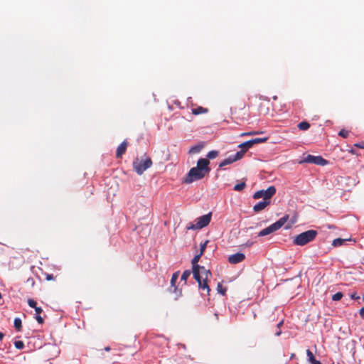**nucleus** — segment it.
Masks as SVG:
<instances>
[{
  "label": "nucleus",
  "mask_w": 364,
  "mask_h": 364,
  "mask_svg": "<svg viewBox=\"0 0 364 364\" xmlns=\"http://www.w3.org/2000/svg\"><path fill=\"white\" fill-rule=\"evenodd\" d=\"M179 272H176L173 274L171 279V287H175L176 282L178 278Z\"/></svg>",
  "instance_id": "obj_24"
},
{
  "label": "nucleus",
  "mask_w": 364,
  "mask_h": 364,
  "mask_svg": "<svg viewBox=\"0 0 364 364\" xmlns=\"http://www.w3.org/2000/svg\"><path fill=\"white\" fill-rule=\"evenodd\" d=\"M219 155V151L216 150L210 151L208 153L207 157L209 159H214Z\"/></svg>",
  "instance_id": "obj_21"
},
{
  "label": "nucleus",
  "mask_w": 364,
  "mask_h": 364,
  "mask_svg": "<svg viewBox=\"0 0 364 364\" xmlns=\"http://www.w3.org/2000/svg\"><path fill=\"white\" fill-rule=\"evenodd\" d=\"M355 146L359 148H364V146L360 144H355Z\"/></svg>",
  "instance_id": "obj_42"
},
{
  "label": "nucleus",
  "mask_w": 364,
  "mask_h": 364,
  "mask_svg": "<svg viewBox=\"0 0 364 364\" xmlns=\"http://www.w3.org/2000/svg\"><path fill=\"white\" fill-rule=\"evenodd\" d=\"M35 311H36V315H38V314H41V313H42L43 309H42L41 307H38V306H36V307L35 308Z\"/></svg>",
  "instance_id": "obj_36"
},
{
  "label": "nucleus",
  "mask_w": 364,
  "mask_h": 364,
  "mask_svg": "<svg viewBox=\"0 0 364 364\" xmlns=\"http://www.w3.org/2000/svg\"><path fill=\"white\" fill-rule=\"evenodd\" d=\"M254 145L252 139H250L249 141H247L245 142H243L240 144L238 147L240 149H242L247 151L249 149H250Z\"/></svg>",
  "instance_id": "obj_14"
},
{
  "label": "nucleus",
  "mask_w": 364,
  "mask_h": 364,
  "mask_svg": "<svg viewBox=\"0 0 364 364\" xmlns=\"http://www.w3.org/2000/svg\"><path fill=\"white\" fill-rule=\"evenodd\" d=\"M207 175L200 169L196 168V167L191 168L186 177L183 179V183H191L193 181H198L202 179Z\"/></svg>",
  "instance_id": "obj_6"
},
{
  "label": "nucleus",
  "mask_w": 364,
  "mask_h": 364,
  "mask_svg": "<svg viewBox=\"0 0 364 364\" xmlns=\"http://www.w3.org/2000/svg\"><path fill=\"white\" fill-rule=\"evenodd\" d=\"M350 153H352V154H355V151H354L353 149H351V150L350 151Z\"/></svg>",
  "instance_id": "obj_47"
},
{
  "label": "nucleus",
  "mask_w": 364,
  "mask_h": 364,
  "mask_svg": "<svg viewBox=\"0 0 364 364\" xmlns=\"http://www.w3.org/2000/svg\"><path fill=\"white\" fill-rule=\"evenodd\" d=\"M203 255L200 253L195 255L191 261L193 274L194 279L198 283V287L200 289L205 291L208 295L210 291L209 286L208 285V280L212 276V274L209 269H206L203 266H200L198 264L200 257Z\"/></svg>",
  "instance_id": "obj_1"
},
{
  "label": "nucleus",
  "mask_w": 364,
  "mask_h": 364,
  "mask_svg": "<svg viewBox=\"0 0 364 364\" xmlns=\"http://www.w3.org/2000/svg\"><path fill=\"white\" fill-rule=\"evenodd\" d=\"M275 335H276L277 336H280V335H281V331H279L276 332V333H275Z\"/></svg>",
  "instance_id": "obj_45"
},
{
  "label": "nucleus",
  "mask_w": 364,
  "mask_h": 364,
  "mask_svg": "<svg viewBox=\"0 0 364 364\" xmlns=\"http://www.w3.org/2000/svg\"><path fill=\"white\" fill-rule=\"evenodd\" d=\"M270 200H262L257 203L253 206V210L256 213H258L262 210H264L267 206L270 204Z\"/></svg>",
  "instance_id": "obj_12"
},
{
  "label": "nucleus",
  "mask_w": 364,
  "mask_h": 364,
  "mask_svg": "<svg viewBox=\"0 0 364 364\" xmlns=\"http://www.w3.org/2000/svg\"><path fill=\"white\" fill-rule=\"evenodd\" d=\"M152 165L150 157L144 155L141 159L136 157L133 161V168L139 175H141L147 168Z\"/></svg>",
  "instance_id": "obj_3"
},
{
  "label": "nucleus",
  "mask_w": 364,
  "mask_h": 364,
  "mask_svg": "<svg viewBox=\"0 0 364 364\" xmlns=\"http://www.w3.org/2000/svg\"><path fill=\"white\" fill-rule=\"evenodd\" d=\"M296 222V217H294L292 219H291V225L295 223Z\"/></svg>",
  "instance_id": "obj_41"
},
{
  "label": "nucleus",
  "mask_w": 364,
  "mask_h": 364,
  "mask_svg": "<svg viewBox=\"0 0 364 364\" xmlns=\"http://www.w3.org/2000/svg\"><path fill=\"white\" fill-rule=\"evenodd\" d=\"M209 164L210 161L208 159L201 158L198 160L196 168L201 170L203 173H205L208 175L210 171V168L208 166Z\"/></svg>",
  "instance_id": "obj_9"
},
{
  "label": "nucleus",
  "mask_w": 364,
  "mask_h": 364,
  "mask_svg": "<svg viewBox=\"0 0 364 364\" xmlns=\"http://www.w3.org/2000/svg\"><path fill=\"white\" fill-rule=\"evenodd\" d=\"M343 293L338 291L336 294H334L333 296H332V300L333 301H339L342 299L343 297Z\"/></svg>",
  "instance_id": "obj_27"
},
{
  "label": "nucleus",
  "mask_w": 364,
  "mask_h": 364,
  "mask_svg": "<svg viewBox=\"0 0 364 364\" xmlns=\"http://www.w3.org/2000/svg\"><path fill=\"white\" fill-rule=\"evenodd\" d=\"M26 283L30 284L31 287H33L35 285V281H34L33 278H32V277H29L27 279Z\"/></svg>",
  "instance_id": "obj_35"
},
{
  "label": "nucleus",
  "mask_w": 364,
  "mask_h": 364,
  "mask_svg": "<svg viewBox=\"0 0 364 364\" xmlns=\"http://www.w3.org/2000/svg\"><path fill=\"white\" fill-rule=\"evenodd\" d=\"M203 146L200 144L192 146L189 150V154H194L199 153L203 149Z\"/></svg>",
  "instance_id": "obj_17"
},
{
  "label": "nucleus",
  "mask_w": 364,
  "mask_h": 364,
  "mask_svg": "<svg viewBox=\"0 0 364 364\" xmlns=\"http://www.w3.org/2000/svg\"><path fill=\"white\" fill-rule=\"evenodd\" d=\"M14 346L17 349H23L24 347V343L21 341H17L14 342Z\"/></svg>",
  "instance_id": "obj_29"
},
{
  "label": "nucleus",
  "mask_w": 364,
  "mask_h": 364,
  "mask_svg": "<svg viewBox=\"0 0 364 364\" xmlns=\"http://www.w3.org/2000/svg\"><path fill=\"white\" fill-rule=\"evenodd\" d=\"M245 259V255L243 253L237 252L233 255H231L228 257V262L230 264H237L242 262Z\"/></svg>",
  "instance_id": "obj_10"
},
{
  "label": "nucleus",
  "mask_w": 364,
  "mask_h": 364,
  "mask_svg": "<svg viewBox=\"0 0 364 364\" xmlns=\"http://www.w3.org/2000/svg\"><path fill=\"white\" fill-rule=\"evenodd\" d=\"M35 318L36 319L37 322L40 324H43L44 323V319L43 317L40 316V314L36 315Z\"/></svg>",
  "instance_id": "obj_34"
},
{
  "label": "nucleus",
  "mask_w": 364,
  "mask_h": 364,
  "mask_svg": "<svg viewBox=\"0 0 364 364\" xmlns=\"http://www.w3.org/2000/svg\"><path fill=\"white\" fill-rule=\"evenodd\" d=\"M282 324H283V321H280V322L277 324V327H278V328H279Z\"/></svg>",
  "instance_id": "obj_44"
},
{
  "label": "nucleus",
  "mask_w": 364,
  "mask_h": 364,
  "mask_svg": "<svg viewBox=\"0 0 364 364\" xmlns=\"http://www.w3.org/2000/svg\"><path fill=\"white\" fill-rule=\"evenodd\" d=\"M128 146V142L127 140L123 141L117 148L116 150V157L117 159L122 158L123 154H125L127 148Z\"/></svg>",
  "instance_id": "obj_11"
},
{
  "label": "nucleus",
  "mask_w": 364,
  "mask_h": 364,
  "mask_svg": "<svg viewBox=\"0 0 364 364\" xmlns=\"http://www.w3.org/2000/svg\"><path fill=\"white\" fill-rule=\"evenodd\" d=\"M261 132H255V131H252V132H244V133H242L240 134L241 136H254V135H256V134H260Z\"/></svg>",
  "instance_id": "obj_30"
},
{
  "label": "nucleus",
  "mask_w": 364,
  "mask_h": 364,
  "mask_svg": "<svg viewBox=\"0 0 364 364\" xmlns=\"http://www.w3.org/2000/svg\"><path fill=\"white\" fill-rule=\"evenodd\" d=\"M360 316L364 318V306H363L359 311Z\"/></svg>",
  "instance_id": "obj_38"
},
{
  "label": "nucleus",
  "mask_w": 364,
  "mask_h": 364,
  "mask_svg": "<svg viewBox=\"0 0 364 364\" xmlns=\"http://www.w3.org/2000/svg\"><path fill=\"white\" fill-rule=\"evenodd\" d=\"M276 188L274 186H269L266 190H259L255 193L253 198L255 199H259L262 198L263 200H270L271 198L275 194Z\"/></svg>",
  "instance_id": "obj_7"
},
{
  "label": "nucleus",
  "mask_w": 364,
  "mask_h": 364,
  "mask_svg": "<svg viewBox=\"0 0 364 364\" xmlns=\"http://www.w3.org/2000/svg\"><path fill=\"white\" fill-rule=\"evenodd\" d=\"M346 242V240L336 238L333 240L332 245L334 247H338L342 245Z\"/></svg>",
  "instance_id": "obj_22"
},
{
  "label": "nucleus",
  "mask_w": 364,
  "mask_h": 364,
  "mask_svg": "<svg viewBox=\"0 0 364 364\" xmlns=\"http://www.w3.org/2000/svg\"><path fill=\"white\" fill-rule=\"evenodd\" d=\"M105 350L106 351H109L110 350V347L107 346V347L105 348Z\"/></svg>",
  "instance_id": "obj_46"
},
{
  "label": "nucleus",
  "mask_w": 364,
  "mask_h": 364,
  "mask_svg": "<svg viewBox=\"0 0 364 364\" xmlns=\"http://www.w3.org/2000/svg\"><path fill=\"white\" fill-rule=\"evenodd\" d=\"M28 304L30 307L34 308V309L37 306L36 302L32 299H28Z\"/></svg>",
  "instance_id": "obj_33"
},
{
  "label": "nucleus",
  "mask_w": 364,
  "mask_h": 364,
  "mask_svg": "<svg viewBox=\"0 0 364 364\" xmlns=\"http://www.w3.org/2000/svg\"><path fill=\"white\" fill-rule=\"evenodd\" d=\"M53 279H54V277H53V274H48V275L46 276V279H47V280H48V281H49V280H53Z\"/></svg>",
  "instance_id": "obj_39"
},
{
  "label": "nucleus",
  "mask_w": 364,
  "mask_h": 364,
  "mask_svg": "<svg viewBox=\"0 0 364 364\" xmlns=\"http://www.w3.org/2000/svg\"><path fill=\"white\" fill-rule=\"evenodd\" d=\"M246 187V183L245 182H241L235 185L234 190L236 191H241Z\"/></svg>",
  "instance_id": "obj_23"
},
{
  "label": "nucleus",
  "mask_w": 364,
  "mask_h": 364,
  "mask_svg": "<svg viewBox=\"0 0 364 364\" xmlns=\"http://www.w3.org/2000/svg\"><path fill=\"white\" fill-rule=\"evenodd\" d=\"M303 162L314 164L316 165L324 166L328 164V161L320 156L307 155L304 159Z\"/></svg>",
  "instance_id": "obj_8"
},
{
  "label": "nucleus",
  "mask_w": 364,
  "mask_h": 364,
  "mask_svg": "<svg viewBox=\"0 0 364 364\" xmlns=\"http://www.w3.org/2000/svg\"><path fill=\"white\" fill-rule=\"evenodd\" d=\"M208 112V109L207 108H204L203 107H198L197 108L192 109V114L195 115H198L200 114H205Z\"/></svg>",
  "instance_id": "obj_15"
},
{
  "label": "nucleus",
  "mask_w": 364,
  "mask_h": 364,
  "mask_svg": "<svg viewBox=\"0 0 364 364\" xmlns=\"http://www.w3.org/2000/svg\"><path fill=\"white\" fill-rule=\"evenodd\" d=\"M235 162L233 161V159L232 157V156H230L229 157H228L227 159H225V160H223L220 164H219V167L220 168H222L225 166H227V165H229L232 163Z\"/></svg>",
  "instance_id": "obj_18"
},
{
  "label": "nucleus",
  "mask_w": 364,
  "mask_h": 364,
  "mask_svg": "<svg viewBox=\"0 0 364 364\" xmlns=\"http://www.w3.org/2000/svg\"><path fill=\"white\" fill-rule=\"evenodd\" d=\"M14 328L17 331H20L22 328V322L21 318H16L14 321Z\"/></svg>",
  "instance_id": "obj_19"
},
{
  "label": "nucleus",
  "mask_w": 364,
  "mask_h": 364,
  "mask_svg": "<svg viewBox=\"0 0 364 364\" xmlns=\"http://www.w3.org/2000/svg\"><path fill=\"white\" fill-rule=\"evenodd\" d=\"M350 297H351V299H355V300H357V299H360V296H358L356 293H354V294H351Z\"/></svg>",
  "instance_id": "obj_37"
},
{
  "label": "nucleus",
  "mask_w": 364,
  "mask_h": 364,
  "mask_svg": "<svg viewBox=\"0 0 364 364\" xmlns=\"http://www.w3.org/2000/svg\"><path fill=\"white\" fill-rule=\"evenodd\" d=\"M212 213H209L206 215L200 216L196 219V224L189 223L186 227V230H200L206 227L210 222Z\"/></svg>",
  "instance_id": "obj_5"
},
{
  "label": "nucleus",
  "mask_w": 364,
  "mask_h": 364,
  "mask_svg": "<svg viewBox=\"0 0 364 364\" xmlns=\"http://www.w3.org/2000/svg\"><path fill=\"white\" fill-rule=\"evenodd\" d=\"M290 227H291V225H290L287 226V227H286V228L287 229V228H289Z\"/></svg>",
  "instance_id": "obj_48"
},
{
  "label": "nucleus",
  "mask_w": 364,
  "mask_h": 364,
  "mask_svg": "<svg viewBox=\"0 0 364 364\" xmlns=\"http://www.w3.org/2000/svg\"><path fill=\"white\" fill-rule=\"evenodd\" d=\"M289 220V215H285L282 218H281L279 220L275 222L274 223L270 225L267 228L262 230L259 233V237L266 236L269 235L277 230L280 229Z\"/></svg>",
  "instance_id": "obj_4"
},
{
  "label": "nucleus",
  "mask_w": 364,
  "mask_h": 364,
  "mask_svg": "<svg viewBox=\"0 0 364 364\" xmlns=\"http://www.w3.org/2000/svg\"><path fill=\"white\" fill-rule=\"evenodd\" d=\"M310 127V124L307 122H301L298 124V128L300 130H307Z\"/></svg>",
  "instance_id": "obj_20"
},
{
  "label": "nucleus",
  "mask_w": 364,
  "mask_h": 364,
  "mask_svg": "<svg viewBox=\"0 0 364 364\" xmlns=\"http://www.w3.org/2000/svg\"><path fill=\"white\" fill-rule=\"evenodd\" d=\"M191 275V271L190 270H185L182 275H181V281H184L185 282H186L188 278L190 277Z\"/></svg>",
  "instance_id": "obj_25"
},
{
  "label": "nucleus",
  "mask_w": 364,
  "mask_h": 364,
  "mask_svg": "<svg viewBox=\"0 0 364 364\" xmlns=\"http://www.w3.org/2000/svg\"><path fill=\"white\" fill-rule=\"evenodd\" d=\"M317 235V231L314 230L303 232L294 237L293 243L296 245L304 246L313 241Z\"/></svg>",
  "instance_id": "obj_2"
},
{
  "label": "nucleus",
  "mask_w": 364,
  "mask_h": 364,
  "mask_svg": "<svg viewBox=\"0 0 364 364\" xmlns=\"http://www.w3.org/2000/svg\"><path fill=\"white\" fill-rule=\"evenodd\" d=\"M1 298H2V295H1V294L0 293V299H1Z\"/></svg>",
  "instance_id": "obj_49"
},
{
  "label": "nucleus",
  "mask_w": 364,
  "mask_h": 364,
  "mask_svg": "<svg viewBox=\"0 0 364 364\" xmlns=\"http://www.w3.org/2000/svg\"><path fill=\"white\" fill-rule=\"evenodd\" d=\"M208 243V240H206L204 243L200 245V255L203 254Z\"/></svg>",
  "instance_id": "obj_32"
},
{
  "label": "nucleus",
  "mask_w": 364,
  "mask_h": 364,
  "mask_svg": "<svg viewBox=\"0 0 364 364\" xmlns=\"http://www.w3.org/2000/svg\"><path fill=\"white\" fill-rule=\"evenodd\" d=\"M217 290L222 295H225L227 289H226V288H223V285L220 283H218V287H217Z\"/></svg>",
  "instance_id": "obj_28"
},
{
  "label": "nucleus",
  "mask_w": 364,
  "mask_h": 364,
  "mask_svg": "<svg viewBox=\"0 0 364 364\" xmlns=\"http://www.w3.org/2000/svg\"><path fill=\"white\" fill-rule=\"evenodd\" d=\"M268 139L267 137H264V138H255V139H252V141H253V144L254 145L255 144H259V143H263V142H265L267 141Z\"/></svg>",
  "instance_id": "obj_26"
},
{
  "label": "nucleus",
  "mask_w": 364,
  "mask_h": 364,
  "mask_svg": "<svg viewBox=\"0 0 364 364\" xmlns=\"http://www.w3.org/2000/svg\"><path fill=\"white\" fill-rule=\"evenodd\" d=\"M306 355L311 364H321L319 360L315 359L313 353L309 349L306 350Z\"/></svg>",
  "instance_id": "obj_13"
},
{
  "label": "nucleus",
  "mask_w": 364,
  "mask_h": 364,
  "mask_svg": "<svg viewBox=\"0 0 364 364\" xmlns=\"http://www.w3.org/2000/svg\"><path fill=\"white\" fill-rule=\"evenodd\" d=\"M348 134L349 132L346 129H341L338 133V135L343 138H347L348 136Z\"/></svg>",
  "instance_id": "obj_31"
},
{
  "label": "nucleus",
  "mask_w": 364,
  "mask_h": 364,
  "mask_svg": "<svg viewBox=\"0 0 364 364\" xmlns=\"http://www.w3.org/2000/svg\"><path fill=\"white\" fill-rule=\"evenodd\" d=\"M4 336V334L3 333L0 332V341H1L3 339Z\"/></svg>",
  "instance_id": "obj_43"
},
{
  "label": "nucleus",
  "mask_w": 364,
  "mask_h": 364,
  "mask_svg": "<svg viewBox=\"0 0 364 364\" xmlns=\"http://www.w3.org/2000/svg\"><path fill=\"white\" fill-rule=\"evenodd\" d=\"M252 244V242H247L246 244L244 245V246L250 247Z\"/></svg>",
  "instance_id": "obj_40"
},
{
  "label": "nucleus",
  "mask_w": 364,
  "mask_h": 364,
  "mask_svg": "<svg viewBox=\"0 0 364 364\" xmlns=\"http://www.w3.org/2000/svg\"><path fill=\"white\" fill-rule=\"evenodd\" d=\"M245 152H246L245 150L241 149L240 151H237L235 155L232 156L233 161H237L241 159L243 157V156L245 155Z\"/></svg>",
  "instance_id": "obj_16"
}]
</instances>
